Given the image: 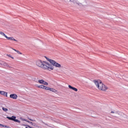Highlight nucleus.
<instances>
[{"instance_id":"7ed1b4c3","label":"nucleus","mask_w":128,"mask_h":128,"mask_svg":"<svg viewBox=\"0 0 128 128\" xmlns=\"http://www.w3.org/2000/svg\"><path fill=\"white\" fill-rule=\"evenodd\" d=\"M6 118L9 120H12L13 122H18L19 124H20V121L16 118V116H12V117L10 116H6Z\"/></svg>"},{"instance_id":"1a4fd4ad","label":"nucleus","mask_w":128,"mask_h":128,"mask_svg":"<svg viewBox=\"0 0 128 128\" xmlns=\"http://www.w3.org/2000/svg\"><path fill=\"white\" fill-rule=\"evenodd\" d=\"M49 90H50V92H54L55 94H56V92H58V90H56L54 88H50V89Z\"/></svg>"},{"instance_id":"2eb2a0df","label":"nucleus","mask_w":128,"mask_h":128,"mask_svg":"<svg viewBox=\"0 0 128 128\" xmlns=\"http://www.w3.org/2000/svg\"><path fill=\"white\" fill-rule=\"evenodd\" d=\"M16 52H17L19 54H22V52H20L18 50H17Z\"/></svg>"},{"instance_id":"39448f33","label":"nucleus","mask_w":128,"mask_h":128,"mask_svg":"<svg viewBox=\"0 0 128 128\" xmlns=\"http://www.w3.org/2000/svg\"><path fill=\"white\" fill-rule=\"evenodd\" d=\"M10 98H13V100H16L18 98V95L16 94H10Z\"/></svg>"},{"instance_id":"a878e982","label":"nucleus","mask_w":128,"mask_h":128,"mask_svg":"<svg viewBox=\"0 0 128 128\" xmlns=\"http://www.w3.org/2000/svg\"><path fill=\"white\" fill-rule=\"evenodd\" d=\"M31 124H32V122H30Z\"/></svg>"},{"instance_id":"aec40b11","label":"nucleus","mask_w":128,"mask_h":128,"mask_svg":"<svg viewBox=\"0 0 128 128\" xmlns=\"http://www.w3.org/2000/svg\"><path fill=\"white\" fill-rule=\"evenodd\" d=\"M8 68H12V66H8Z\"/></svg>"},{"instance_id":"5701e85b","label":"nucleus","mask_w":128,"mask_h":128,"mask_svg":"<svg viewBox=\"0 0 128 128\" xmlns=\"http://www.w3.org/2000/svg\"><path fill=\"white\" fill-rule=\"evenodd\" d=\"M30 120H31L32 122H34V120H33L30 119Z\"/></svg>"},{"instance_id":"6ab92c4d","label":"nucleus","mask_w":128,"mask_h":128,"mask_svg":"<svg viewBox=\"0 0 128 128\" xmlns=\"http://www.w3.org/2000/svg\"><path fill=\"white\" fill-rule=\"evenodd\" d=\"M7 126H6V125H4L3 126V128H6Z\"/></svg>"},{"instance_id":"b1692460","label":"nucleus","mask_w":128,"mask_h":128,"mask_svg":"<svg viewBox=\"0 0 128 128\" xmlns=\"http://www.w3.org/2000/svg\"><path fill=\"white\" fill-rule=\"evenodd\" d=\"M40 85H38V86H37V88H40Z\"/></svg>"},{"instance_id":"f03ea898","label":"nucleus","mask_w":128,"mask_h":128,"mask_svg":"<svg viewBox=\"0 0 128 128\" xmlns=\"http://www.w3.org/2000/svg\"><path fill=\"white\" fill-rule=\"evenodd\" d=\"M94 82L100 90L106 92L108 88L100 80H94Z\"/></svg>"},{"instance_id":"ddd939ff","label":"nucleus","mask_w":128,"mask_h":128,"mask_svg":"<svg viewBox=\"0 0 128 128\" xmlns=\"http://www.w3.org/2000/svg\"><path fill=\"white\" fill-rule=\"evenodd\" d=\"M2 109L4 112H8V108H5L4 107H2Z\"/></svg>"},{"instance_id":"6e6552de","label":"nucleus","mask_w":128,"mask_h":128,"mask_svg":"<svg viewBox=\"0 0 128 128\" xmlns=\"http://www.w3.org/2000/svg\"><path fill=\"white\" fill-rule=\"evenodd\" d=\"M68 86L69 88H70V90H74V92H78V88H76L74 87H72L70 85H68Z\"/></svg>"},{"instance_id":"0eeeda50","label":"nucleus","mask_w":128,"mask_h":128,"mask_svg":"<svg viewBox=\"0 0 128 128\" xmlns=\"http://www.w3.org/2000/svg\"><path fill=\"white\" fill-rule=\"evenodd\" d=\"M7 40H14V42H18L14 37H8L7 36L5 37Z\"/></svg>"},{"instance_id":"393cba45","label":"nucleus","mask_w":128,"mask_h":128,"mask_svg":"<svg viewBox=\"0 0 128 128\" xmlns=\"http://www.w3.org/2000/svg\"><path fill=\"white\" fill-rule=\"evenodd\" d=\"M12 58V60H14V57L12 56V58Z\"/></svg>"},{"instance_id":"a211bd4d","label":"nucleus","mask_w":128,"mask_h":128,"mask_svg":"<svg viewBox=\"0 0 128 128\" xmlns=\"http://www.w3.org/2000/svg\"><path fill=\"white\" fill-rule=\"evenodd\" d=\"M0 128H4V124H0Z\"/></svg>"},{"instance_id":"dca6fc26","label":"nucleus","mask_w":128,"mask_h":128,"mask_svg":"<svg viewBox=\"0 0 128 128\" xmlns=\"http://www.w3.org/2000/svg\"><path fill=\"white\" fill-rule=\"evenodd\" d=\"M7 56H8V58H12V56L10 54H7Z\"/></svg>"},{"instance_id":"9b49d317","label":"nucleus","mask_w":128,"mask_h":128,"mask_svg":"<svg viewBox=\"0 0 128 128\" xmlns=\"http://www.w3.org/2000/svg\"><path fill=\"white\" fill-rule=\"evenodd\" d=\"M46 86L44 85H40L39 86V88H42L43 90H44Z\"/></svg>"},{"instance_id":"412c9836","label":"nucleus","mask_w":128,"mask_h":128,"mask_svg":"<svg viewBox=\"0 0 128 128\" xmlns=\"http://www.w3.org/2000/svg\"><path fill=\"white\" fill-rule=\"evenodd\" d=\"M13 50H14V52H18V50H16V49H14V48H13Z\"/></svg>"},{"instance_id":"f3484780","label":"nucleus","mask_w":128,"mask_h":128,"mask_svg":"<svg viewBox=\"0 0 128 128\" xmlns=\"http://www.w3.org/2000/svg\"><path fill=\"white\" fill-rule=\"evenodd\" d=\"M24 120L25 122H30L28 120H26V119H24Z\"/></svg>"},{"instance_id":"4468645a","label":"nucleus","mask_w":128,"mask_h":128,"mask_svg":"<svg viewBox=\"0 0 128 128\" xmlns=\"http://www.w3.org/2000/svg\"><path fill=\"white\" fill-rule=\"evenodd\" d=\"M50 88L45 86L44 90H50Z\"/></svg>"},{"instance_id":"f8f14e48","label":"nucleus","mask_w":128,"mask_h":128,"mask_svg":"<svg viewBox=\"0 0 128 128\" xmlns=\"http://www.w3.org/2000/svg\"><path fill=\"white\" fill-rule=\"evenodd\" d=\"M0 34H2V36H4V38L6 36V34H4V33L2 32H0Z\"/></svg>"},{"instance_id":"f257e3e1","label":"nucleus","mask_w":128,"mask_h":128,"mask_svg":"<svg viewBox=\"0 0 128 128\" xmlns=\"http://www.w3.org/2000/svg\"><path fill=\"white\" fill-rule=\"evenodd\" d=\"M46 58V60L50 62V64L46 62L42 61L40 60H38L36 61V64L39 68H41L43 70H48L50 72L54 70V67L56 68H61L62 65L56 62L54 60L49 58L46 56H44Z\"/></svg>"},{"instance_id":"20e7f679","label":"nucleus","mask_w":128,"mask_h":128,"mask_svg":"<svg viewBox=\"0 0 128 128\" xmlns=\"http://www.w3.org/2000/svg\"><path fill=\"white\" fill-rule=\"evenodd\" d=\"M39 84H44V86H48V83L44 81V80H38Z\"/></svg>"},{"instance_id":"4be33fe9","label":"nucleus","mask_w":128,"mask_h":128,"mask_svg":"<svg viewBox=\"0 0 128 128\" xmlns=\"http://www.w3.org/2000/svg\"><path fill=\"white\" fill-rule=\"evenodd\" d=\"M114 111L111 112V114H114Z\"/></svg>"},{"instance_id":"9d476101","label":"nucleus","mask_w":128,"mask_h":128,"mask_svg":"<svg viewBox=\"0 0 128 128\" xmlns=\"http://www.w3.org/2000/svg\"><path fill=\"white\" fill-rule=\"evenodd\" d=\"M0 64H1V66H8V64L4 62H0Z\"/></svg>"},{"instance_id":"423d86ee","label":"nucleus","mask_w":128,"mask_h":128,"mask_svg":"<svg viewBox=\"0 0 128 128\" xmlns=\"http://www.w3.org/2000/svg\"><path fill=\"white\" fill-rule=\"evenodd\" d=\"M0 94L2 96H6L8 98V92L4 91H0Z\"/></svg>"}]
</instances>
